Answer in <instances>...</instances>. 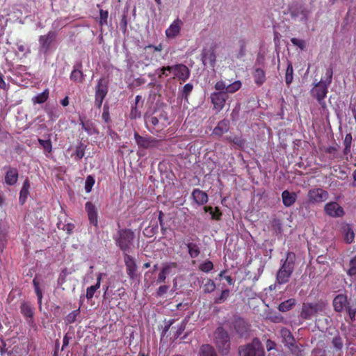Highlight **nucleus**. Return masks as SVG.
Instances as JSON below:
<instances>
[{"instance_id":"nucleus-46","label":"nucleus","mask_w":356,"mask_h":356,"mask_svg":"<svg viewBox=\"0 0 356 356\" xmlns=\"http://www.w3.org/2000/svg\"><path fill=\"white\" fill-rule=\"evenodd\" d=\"M216 289V284L212 280H207L203 286V291L204 293H211Z\"/></svg>"},{"instance_id":"nucleus-5","label":"nucleus","mask_w":356,"mask_h":356,"mask_svg":"<svg viewBox=\"0 0 356 356\" xmlns=\"http://www.w3.org/2000/svg\"><path fill=\"white\" fill-rule=\"evenodd\" d=\"M241 356H264V349L260 341L255 338L250 343L240 348Z\"/></svg>"},{"instance_id":"nucleus-52","label":"nucleus","mask_w":356,"mask_h":356,"mask_svg":"<svg viewBox=\"0 0 356 356\" xmlns=\"http://www.w3.org/2000/svg\"><path fill=\"white\" fill-rule=\"evenodd\" d=\"M352 140H353V138H352L351 134H347L346 135L344 140H343V144L345 146V148H344L345 153L350 152Z\"/></svg>"},{"instance_id":"nucleus-35","label":"nucleus","mask_w":356,"mask_h":356,"mask_svg":"<svg viewBox=\"0 0 356 356\" xmlns=\"http://www.w3.org/2000/svg\"><path fill=\"white\" fill-rule=\"evenodd\" d=\"M296 303V300L294 298H290L281 302L278 306V309L282 312H288L293 308Z\"/></svg>"},{"instance_id":"nucleus-28","label":"nucleus","mask_w":356,"mask_h":356,"mask_svg":"<svg viewBox=\"0 0 356 356\" xmlns=\"http://www.w3.org/2000/svg\"><path fill=\"white\" fill-rule=\"evenodd\" d=\"M281 337L282 339V342L286 347L291 346V344L296 341L291 332L286 328L282 329Z\"/></svg>"},{"instance_id":"nucleus-58","label":"nucleus","mask_w":356,"mask_h":356,"mask_svg":"<svg viewBox=\"0 0 356 356\" xmlns=\"http://www.w3.org/2000/svg\"><path fill=\"white\" fill-rule=\"evenodd\" d=\"M332 344H333V346L337 349V350H341L343 347V341H342V339L340 336H336L333 338L332 339Z\"/></svg>"},{"instance_id":"nucleus-47","label":"nucleus","mask_w":356,"mask_h":356,"mask_svg":"<svg viewBox=\"0 0 356 356\" xmlns=\"http://www.w3.org/2000/svg\"><path fill=\"white\" fill-rule=\"evenodd\" d=\"M80 314V309H77L76 310L72 311L70 312L65 318V321L67 324L73 323L76 321V317Z\"/></svg>"},{"instance_id":"nucleus-54","label":"nucleus","mask_w":356,"mask_h":356,"mask_svg":"<svg viewBox=\"0 0 356 356\" xmlns=\"http://www.w3.org/2000/svg\"><path fill=\"white\" fill-rule=\"evenodd\" d=\"M199 268L202 271L209 273L213 269V264L211 261H207L201 264Z\"/></svg>"},{"instance_id":"nucleus-17","label":"nucleus","mask_w":356,"mask_h":356,"mask_svg":"<svg viewBox=\"0 0 356 356\" xmlns=\"http://www.w3.org/2000/svg\"><path fill=\"white\" fill-rule=\"evenodd\" d=\"M296 261V254L292 252H288L286 253V257L284 261L282 260V266L280 268L284 270H287L289 273L292 275L294 269Z\"/></svg>"},{"instance_id":"nucleus-57","label":"nucleus","mask_w":356,"mask_h":356,"mask_svg":"<svg viewBox=\"0 0 356 356\" xmlns=\"http://www.w3.org/2000/svg\"><path fill=\"white\" fill-rule=\"evenodd\" d=\"M333 71L331 67H328L325 72V79L323 80V83L327 86H330L332 80Z\"/></svg>"},{"instance_id":"nucleus-42","label":"nucleus","mask_w":356,"mask_h":356,"mask_svg":"<svg viewBox=\"0 0 356 356\" xmlns=\"http://www.w3.org/2000/svg\"><path fill=\"white\" fill-rule=\"evenodd\" d=\"M49 97V90L46 89L42 92L35 96L32 101L34 104H42L47 101Z\"/></svg>"},{"instance_id":"nucleus-44","label":"nucleus","mask_w":356,"mask_h":356,"mask_svg":"<svg viewBox=\"0 0 356 356\" xmlns=\"http://www.w3.org/2000/svg\"><path fill=\"white\" fill-rule=\"evenodd\" d=\"M293 69L291 63L289 62L285 73V82L287 86H289L293 81Z\"/></svg>"},{"instance_id":"nucleus-20","label":"nucleus","mask_w":356,"mask_h":356,"mask_svg":"<svg viewBox=\"0 0 356 356\" xmlns=\"http://www.w3.org/2000/svg\"><path fill=\"white\" fill-rule=\"evenodd\" d=\"M79 124L82 129L90 136L99 133L95 124L91 120H86L85 118L79 116Z\"/></svg>"},{"instance_id":"nucleus-16","label":"nucleus","mask_w":356,"mask_h":356,"mask_svg":"<svg viewBox=\"0 0 356 356\" xmlns=\"http://www.w3.org/2000/svg\"><path fill=\"white\" fill-rule=\"evenodd\" d=\"M233 328L236 334L242 337L248 332L249 325L245 319L238 317L234 321Z\"/></svg>"},{"instance_id":"nucleus-2","label":"nucleus","mask_w":356,"mask_h":356,"mask_svg":"<svg viewBox=\"0 0 356 356\" xmlns=\"http://www.w3.org/2000/svg\"><path fill=\"white\" fill-rule=\"evenodd\" d=\"M134 238V232L129 229L119 230L118 235L114 238L116 245L123 251L124 254L131 252Z\"/></svg>"},{"instance_id":"nucleus-64","label":"nucleus","mask_w":356,"mask_h":356,"mask_svg":"<svg viewBox=\"0 0 356 356\" xmlns=\"http://www.w3.org/2000/svg\"><path fill=\"white\" fill-rule=\"evenodd\" d=\"M85 152H84V148L82 146H79L76 148L75 152V155L76 159L79 160L82 159L84 156Z\"/></svg>"},{"instance_id":"nucleus-48","label":"nucleus","mask_w":356,"mask_h":356,"mask_svg":"<svg viewBox=\"0 0 356 356\" xmlns=\"http://www.w3.org/2000/svg\"><path fill=\"white\" fill-rule=\"evenodd\" d=\"M33 284L34 285L35 288V292L38 297V301L40 305H41L42 303V292L39 286V282L37 280L36 277H35L33 280Z\"/></svg>"},{"instance_id":"nucleus-19","label":"nucleus","mask_w":356,"mask_h":356,"mask_svg":"<svg viewBox=\"0 0 356 356\" xmlns=\"http://www.w3.org/2000/svg\"><path fill=\"white\" fill-rule=\"evenodd\" d=\"M202 60L205 66L213 67L216 65V56L213 49L204 50L202 54Z\"/></svg>"},{"instance_id":"nucleus-34","label":"nucleus","mask_w":356,"mask_h":356,"mask_svg":"<svg viewBox=\"0 0 356 356\" xmlns=\"http://www.w3.org/2000/svg\"><path fill=\"white\" fill-rule=\"evenodd\" d=\"M291 276V274L287 270H284L280 268L277 273V281L280 284H285L289 282Z\"/></svg>"},{"instance_id":"nucleus-1","label":"nucleus","mask_w":356,"mask_h":356,"mask_svg":"<svg viewBox=\"0 0 356 356\" xmlns=\"http://www.w3.org/2000/svg\"><path fill=\"white\" fill-rule=\"evenodd\" d=\"M147 129L152 134L161 131L169 124L168 114L163 110H155L151 114L145 115Z\"/></svg>"},{"instance_id":"nucleus-26","label":"nucleus","mask_w":356,"mask_h":356,"mask_svg":"<svg viewBox=\"0 0 356 356\" xmlns=\"http://www.w3.org/2000/svg\"><path fill=\"white\" fill-rule=\"evenodd\" d=\"M282 199L283 204L286 207H289L296 202L297 195L293 192H290L288 190H285L282 193Z\"/></svg>"},{"instance_id":"nucleus-60","label":"nucleus","mask_w":356,"mask_h":356,"mask_svg":"<svg viewBox=\"0 0 356 356\" xmlns=\"http://www.w3.org/2000/svg\"><path fill=\"white\" fill-rule=\"evenodd\" d=\"M346 310L349 316V318H350L351 321H353L355 320V316H356V307H353L350 305H348L346 307Z\"/></svg>"},{"instance_id":"nucleus-14","label":"nucleus","mask_w":356,"mask_h":356,"mask_svg":"<svg viewBox=\"0 0 356 356\" xmlns=\"http://www.w3.org/2000/svg\"><path fill=\"white\" fill-rule=\"evenodd\" d=\"M55 33L49 32L47 35H41L39 38L40 51L46 54L50 49L51 44L55 39Z\"/></svg>"},{"instance_id":"nucleus-36","label":"nucleus","mask_w":356,"mask_h":356,"mask_svg":"<svg viewBox=\"0 0 356 356\" xmlns=\"http://www.w3.org/2000/svg\"><path fill=\"white\" fill-rule=\"evenodd\" d=\"M162 49H163V45L161 44H159L156 46L149 44V45L145 47V48H144V51H145V54L152 55V57L150 58L151 60H153L154 56L156 57V55H154V54L156 52H160L162 51Z\"/></svg>"},{"instance_id":"nucleus-38","label":"nucleus","mask_w":356,"mask_h":356,"mask_svg":"<svg viewBox=\"0 0 356 356\" xmlns=\"http://www.w3.org/2000/svg\"><path fill=\"white\" fill-rule=\"evenodd\" d=\"M81 65H79L77 68H74L70 74L71 80L76 82H82L83 80V74L81 70Z\"/></svg>"},{"instance_id":"nucleus-6","label":"nucleus","mask_w":356,"mask_h":356,"mask_svg":"<svg viewBox=\"0 0 356 356\" xmlns=\"http://www.w3.org/2000/svg\"><path fill=\"white\" fill-rule=\"evenodd\" d=\"M108 81L104 78L99 79L95 86V105L97 108H99L102 106L103 101L108 93Z\"/></svg>"},{"instance_id":"nucleus-23","label":"nucleus","mask_w":356,"mask_h":356,"mask_svg":"<svg viewBox=\"0 0 356 356\" xmlns=\"http://www.w3.org/2000/svg\"><path fill=\"white\" fill-rule=\"evenodd\" d=\"M348 305V298L346 295H337L333 300V307L336 312H341Z\"/></svg>"},{"instance_id":"nucleus-62","label":"nucleus","mask_w":356,"mask_h":356,"mask_svg":"<svg viewBox=\"0 0 356 356\" xmlns=\"http://www.w3.org/2000/svg\"><path fill=\"white\" fill-rule=\"evenodd\" d=\"M214 88L217 90V92L226 91L227 83H225V81H219L215 84Z\"/></svg>"},{"instance_id":"nucleus-4","label":"nucleus","mask_w":356,"mask_h":356,"mask_svg":"<svg viewBox=\"0 0 356 356\" xmlns=\"http://www.w3.org/2000/svg\"><path fill=\"white\" fill-rule=\"evenodd\" d=\"M215 340L219 351L222 355H227L230 348V341L228 333L221 327L215 332Z\"/></svg>"},{"instance_id":"nucleus-27","label":"nucleus","mask_w":356,"mask_h":356,"mask_svg":"<svg viewBox=\"0 0 356 356\" xmlns=\"http://www.w3.org/2000/svg\"><path fill=\"white\" fill-rule=\"evenodd\" d=\"M20 311L21 313L24 315V317L27 318L28 321L29 318H30V320L33 318V308L32 307L29 302L23 301L20 305Z\"/></svg>"},{"instance_id":"nucleus-13","label":"nucleus","mask_w":356,"mask_h":356,"mask_svg":"<svg viewBox=\"0 0 356 356\" xmlns=\"http://www.w3.org/2000/svg\"><path fill=\"white\" fill-rule=\"evenodd\" d=\"M324 211L327 215L332 218L342 217L344 215L343 209L335 202L327 203Z\"/></svg>"},{"instance_id":"nucleus-55","label":"nucleus","mask_w":356,"mask_h":356,"mask_svg":"<svg viewBox=\"0 0 356 356\" xmlns=\"http://www.w3.org/2000/svg\"><path fill=\"white\" fill-rule=\"evenodd\" d=\"M291 42L294 46L299 47L302 50L306 47V42L303 40L293 38L291 39Z\"/></svg>"},{"instance_id":"nucleus-29","label":"nucleus","mask_w":356,"mask_h":356,"mask_svg":"<svg viewBox=\"0 0 356 356\" xmlns=\"http://www.w3.org/2000/svg\"><path fill=\"white\" fill-rule=\"evenodd\" d=\"M229 121L223 120L218 123V125L213 129V134L217 136H222L229 130Z\"/></svg>"},{"instance_id":"nucleus-39","label":"nucleus","mask_w":356,"mask_h":356,"mask_svg":"<svg viewBox=\"0 0 356 356\" xmlns=\"http://www.w3.org/2000/svg\"><path fill=\"white\" fill-rule=\"evenodd\" d=\"M200 356H217L213 348L209 344H204L201 346L200 350Z\"/></svg>"},{"instance_id":"nucleus-7","label":"nucleus","mask_w":356,"mask_h":356,"mask_svg":"<svg viewBox=\"0 0 356 356\" xmlns=\"http://www.w3.org/2000/svg\"><path fill=\"white\" fill-rule=\"evenodd\" d=\"M323 306L322 302L304 303L300 316L305 320L311 319L314 314L323 310Z\"/></svg>"},{"instance_id":"nucleus-11","label":"nucleus","mask_w":356,"mask_h":356,"mask_svg":"<svg viewBox=\"0 0 356 356\" xmlns=\"http://www.w3.org/2000/svg\"><path fill=\"white\" fill-rule=\"evenodd\" d=\"M328 87L329 86L325 84L323 80L321 79L320 81L315 83L314 87L311 90L312 95L315 97L321 104L327 95Z\"/></svg>"},{"instance_id":"nucleus-25","label":"nucleus","mask_w":356,"mask_h":356,"mask_svg":"<svg viewBox=\"0 0 356 356\" xmlns=\"http://www.w3.org/2000/svg\"><path fill=\"white\" fill-rule=\"evenodd\" d=\"M192 196L195 202L198 205H203L208 202V195L207 193L199 188H195L193 190Z\"/></svg>"},{"instance_id":"nucleus-49","label":"nucleus","mask_w":356,"mask_h":356,"mask_svg":"<svg viewBox=\"0 0 356 356\" xmlns=\"http://www.w3.org/2000/svg\"><path fill=\"white\" fill-rule=\"evenodd\" d=\"M247 41L245 38H239L237 42V45L239 47V56H243L245 52V47H246Z\"/></svg>"},{"instance_id":"nucleus-22","label":"nucleus","mask_w":356,"mask_h":356,"mask_svg":"<svg viewBox=\"0 0 356 356\" xmlns=\"http://www.w3.org/2000/svg\"><path fill=\"white\" fill-rule=\"evenodd\" d=\"M86 210L88 213L90 223L94 226H97V211L96 207L90 202L86 203Z\"/></svg>"},{"instance_id":"nucleus-40","label":"nucleus","mask_w":356,"mask_h":356,"mask_svg":"<svg viewBox=\"0 0 356 356\" xmlns=\"http://www.w3.org/2000/svg\"><path fill=\"white\" fill-rule=\"evenodd\" d=\"M30 187V184L28 180H26L23 184V186L19 193V202L22 204H24L28 197L29 195V188Z\"/></svg>"},{"instance_id":"nucleus-32","label":"nucleus","mask_w":356,"mask_h":356,"mask_svg":"<svg viewBox=\"0 0 356 356\" xmlns=\"http://www.w3.org/2000/svg\"><path fill=\"white\" fill-rule=\"evenodd\" d=\"M253 77L255 83L258 86L262 85L266 81L265 72L260 68L255 69L253 73Z\"/></svg>"},{"instance_id":"nucleus-30","label":"nucleus","mask_w":356,"mask_h":356,"mask_svg":"<svg viewBox=\"0 0 356 356\" xmlns=\"http://www.w3.org/2000/svg\"><path fill=\"white\" fill-rule=\"evenodd\" d=\"M102 275V273H99L97 277L96 284L90 286L87 289L86 294V297L87 299H91L94 296V294L96 292V291L100 287Z\"/></svg>"},{"instance_id":"nucleus-50","label":"nucleus","mask_w":356,"mask_h":356,"mask_svg":"<svg viewBox=\"0 0 356 356\" xmlns=\"http://www.w3.org/2000/svg\"><path fill=\"white\" fill-rule=\"evenodd\" d=\"M38 143L42 146L44 149L47 152H51L52 150V144L50 140H42L38 138Z\"/></svg>"},{"instance_id":"nucleus-12","label":"nucleus","mask_w":356,"mask_h":356,"mask_svg":"<svg viewBox=\"0 0 356 356\" xmlns=\"http://www.w3.org/2000/svg\"><path fill=\"white\" fill-rule=\"evenodd\" d=\"M172 72L175 77L177 78L181 82L186 81L190 77V70L184 64H177L172 65Z\"/></svg>"},{"instance_id":"nucleus-51","label":"nucleus","mask_w":356,"mask_h":356,"mask_svg":"<svg viewBox=\"0 0 356 356\" xmlns=\"http://www.w3.org/2000/svg\"><path fill=\"white\" fill-rule=\"evenodd\" d=\"M167 72H172V66L162 67L160 69H157L156 70V74L158 75L159 78H161L163 76H168Z\"/></svg>"},{"instance_id":"nucleus-15","label":"nucleus","mask_w":356,"mask_h":356,"mask_svg":"<svg viewBox=\"0 0 356 356\" xmlns=\"http://www.w3.org/2000/svg\"><path fill=\"white\" fill-rule=\"evenodd\" d=\"M183 22L181 19H177L165 30V35L168 38L172 39L177 37L181 31Z\"/></svg>"},{"instance_id":"nucleus-3","label":"nucleus","mask_w":356,"mask_h":356,"mask_svg":"<svg viewBox=\"0 0 356 356\" xmlns=\"http://www.w3.org/2000/svg\"><path fill=\"white\" fill-rule=\"evenodd\" d=\"M289 14L294 20L307 24L312 14V10L307 6L297 5L290 8Z\"/></svg>"},{"instance_id":"nucleus-56","label":"nucleus","mask_w":356,"mask_h":356,"mask_svg":"<svg viewBox=\"0 0 356 356\" xmlns=\"http://www.w3.org/2000/svg\"><path fill=\"white\" fill-rule=\"evenodd\" d=\"M95 184L94 178L89 175L87 177L85 184V189L87 193H90L92 190V188Z\"/></svg>"},{"instance_id":"nucleus-59","label":"nucleus","mask_w":356,"mask_h":356,"mask_svg":"<svg viewBox=\"0 0 356 356\" xmlns=\"http://www.w3.org/2000/svg\"><path fill=\"white\" fill-rule=\"evenodd\" d=\"M177 267V264L175 262L168 263L163 265L161 270H163L168 275L170 273L172 268H176Z\"/></svg>"},{"instance_id":"nucleus-31","label":"nucleus","mask_w":356,"mask_h":356,"mask_svg":"<svg viewBox=\"0 0 356 356\" xmlns=\"http://www.w3.org/2000/svg\"><path fill=\"white\" fill-rule=\"evenodd\" d=\"M343 233L344 240L347 243H352L355 239V233L350 225H346L343 227Z\"/></svg>"},{"instance_id":"nucleus-33","label":"nucleus","mask_w":356,"mask_h":356,"mask_svg":"<svg viewBox=\"0 0 356 356\" xmlns=\"http://www.w3.org/2000/svg\"><path fill=\"white\" fill-rule=\"evenodd\" d=\"M186 245L188 248L190 257L193 259L197 258L200 254L199 245L192 242H187Z\"/></svg>"},{"instance_id":"nucleus-53","label":"nucleus","mask_w":356,"mask_h":356,"mask_svg":"<svg viewBox=\"0 0 356 356\" xmlns=\"http://www.w3.org/2000/svg\"><path fill=\"white\" fill-rule=\"evenodd\" d=\"M193 86L192 83H186L182 88V96L185 99H188V95L192 92Z\"/></svg>"},{"instance_id":"nucleus-43","label":"nucleus","mask_w":356,"mask_h":356,"mask_svg":"<svg viewBox=\"0 0 356 356\" xmlns=\"http://www.w3.org/2000/svg\"><path fill=\"white\" fill-rule=\"evenodd\" d=\"M349 268L346 270L347 275L350 277H356V255L349 261Z\"/></svg>"},{"instance_id":"nucleus-41","label":"nucleus","mask_w":356,"mask_h":356,"mask_svg":"<svg viewBox=\"0 0 356 356\" xmlns=\"http://www.w3.org/2000/svg\"><path fill=\"white\" fill-rule=\"evenodd\" d=\"M291 354L295 356H302L303 352V346L301 344H298L296 341L287 347Z\"/></svg>"},{"instance_id":"nucleus-24","label":"nucleus","mask_w":356,"mask_h":356,"mask_svg":"<svg viewBox=\"0 0 356 356\" xmlns=\"http://www.w3.org/2000/svg\"><path fill=\"white\" fill-rule=\"evenodd\" d=\"M18 171L16 168L9 167L5 176V183L7 185H15L18 180Z\"/></svg>"},{"instance_id":"nucleus-21","label":"nucleus","mask_w":356,"mask_h":356,"mask_svg":"<svg viewBox=\"0 0 356 356\" xmlns=\"http://www.w3.org/2000/svg\"><path fill=\"white\" fill-rule=\"evenodd\" d=\"M124 263L127 275L131 279H134L137 270L134 259L129 255V254H124Z\"/></svg>"},{"instance_id":"nucleus-45","label":"nucleus","mask_w":356,"mask_h":356,"mask_svg":"<svg viewBox=\"0 0 356 356\" xmlns=\"http://www.w3.org/2000/svg\"><path fill=\"white\" fill-rule=\"evenodd\" d=\"M241 82L240 81H236L230 84H227L226 92L227 95L228 93H234L238 91L241 87Z\"/></svg>"},{"instance_id":"nucleus-63","label":"nucleus","mask_w":356,"mask_h":356,"mask_svg":"<svg viewBox=\"0 0 356 356\" xmlns=\"http://www.w3.org/2000/svg\"><path fill=\"white\" fill-rule=\"evenodd\" d=\"M102 119L106 123L110 122L109 108L107 105L104 106V111L102 113Z\"/></svg>"},{"instance_id":"nucleus-9","label":"nucleus","mask_w":356,"mask_h":356,"mask_svg":"<svg viewBox=\"0 0 356 356\" xmlns=\"http://www.w3.org/2000/svg\"><path fill=\"white\" fill-rule=\"evenodd\" d=\"M309 202L312 204L321 203L328 199V193L320 188L311 189L307 194Z\"/></svg>"},{"instance_id":"nucleus-37","label":"nucleus","mask_w":356,"mask_h":356,"mask_svg":"<svg viewBox=\"0 0 356 356\" xmlns=\"http://www.w3.org/2000/svg\"><path fill=\"white\" fill-rule=\"evenodd\" d=\"M230 291L229 289H223L221 293L213 299V303L220 305L224 303L229 297Z\"/></svg>"},{"instance_id":"nucleus-10","label":"nucleus","mask_w":356,"mask_h":356,"mask_svg":"<svg viewBox=\"0 0 356 356\" xmlns=\"http://www.w3.org/2000/svg\"><path fill=\"white\" fill-rule=\"evenodd\" d=\"M210 98L213 109L219 112L224 108L228 95L225 91L213 92L211 94Z\"/></svg>"},{"instance_id":"nucleus-61","label":"nucleus","mask_w":356,"mask_h":356,"mask_svg":"<svg viewBox=\"0 0 356 356\" xmlns=\"http://www.w3.org/2000/svg\"><path fill=\"white\" fill-rule=\"evenodd\" d=\"M99 15H100V24L104 25L107 24V18L108 15V13L106 10H100L99 11Z\"/></svg>"},{"instance_id":"nucleus-18","label":"nucleus","mask_w":356,"mask_h":356,"mask_svg":"<svg viewBox=\"0 0 356 356\" xmlns=\"http://www.w3.org/2000/svg\"><path fill=\"white\" fill-rule=\"evenodd\" d=\"M296 261V254L292 252H288L286 253V257L284 261L282 260V266L280 268L284 270H287L289 273L292 275L294 269Z\"/></svg>"},{"instance_id":"nucleus-8","label":"nucleus","mask_w":356,"mask_h":356,"mask_svg":"<svg viewBox=\"0 0 356 356\" xmlns=\"http://www.w3.org/2000/svg\"><path fill=\"white\" fill-rule=\"evenodd\" d=\"M137 145L144 149H154L159 146L160 141L152 137H143L138 133L134 134Z\"/></svg>"}]
</instances>
